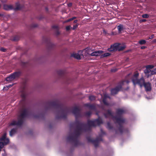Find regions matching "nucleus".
I'll list each match as a JSON object with an SVG mask.
<instances>
[{
	"instance_id": "nucleus-46",
	"label": "nucleus",
	"mask_w": 156,
	"mask_h": 156,
	"mask_svg": "<svg viewBox=\"0 0 156 156\" xmlns=\"http://www.w3.org/2000/svg\"><path fill=\"white\" fill-rule=\"evenodd\" d=\"M154 35H151V36H150L149 37V39H153L154 38Z\"/></svg>"
},
{
	"instance_id": "nucleus-6",
	"label": "nucleus",
	"mask_w": 156,
	"mask_h": 156,
	"mask_svg": "<svg viewBox=\"0 0 156 156\" xmlns=\"http://www.w3.org/2000/svg\"><path fill=\"white\" fill-rule=\"evenodd\" d=\"M126 46L125 45H121L119 43H115L113 45H111V47L108 48V50L109 51L117 50L121 51L124 50Z\"/></svg>"
},
{
	"instance_id": "nucleus-13",
	"label": "nucleus",
	"mask_w": 156,
	"mask_h": 156,
	"mask_svg": "<svg viewBox=\"0 0 156 156\" xmlns=\"http://www.w3.org/2000/svg\"><path fill=\"white\" fill-rule=\"evenodd\" d=\"M21 96L22 98V101L23 103H25L26 101V92L24 88H23L22 91Z\"/></svg>"
},
{
	"instance_id": "nucleus-55",
	"label": "nucleus",
	"mask_w": 156,
	"mask_h": 156,
	"mask_svg": "<svg viewBox=\"0 0 156 156\" xmlns=\"http://www.w3.org/2000/svg\"><path fill=\"white\" fill-rule=\"evenodd\" d=\"M153 42L155 43H156V39H155L153 40Z\"/></svg>"
},
{
	"instance_id": "nucleus-43",
	"label": "nucleus",
	"mask_w": 156,
	"mask_h": 156,
	"mask_svg": "<svg viewBox=\"0 0 156 156\" xmlns=\"http://www.w3.org/2000/svg\"><path fill=\"white\" fill-rule=\"evenodd\" d=\"M117 69H111V71L112 72H115L117 71Z\"/></svg>"
},
{
	"instance_id": "nucleus-34",
	"label": "nucleus",
	"mask_w": 156,
	"mask_h": 156,
	"mask_svg": "<svg viewBox=\"0 0 156 156\" xmlns=\"http://www.w3.org/2000/svg\"><path fill=\"white\" fill-rule=\"evenodd\" d=\"M142 17L143 18H147L149 17V15L147 14H145L142 15Z\"/></svg>"
},
{
	"instance_id": "nucleus-50",
	"label": "nucleus",
	"mask_w": 156,
	"mask_h": 156,
	"mask_svg": "<svg viewBox=\"0 0 156 156\" xmlns=\"http://www.w3.org/2000/svg\"><path fill=\"white\" fill-rule=\"evenodd\" d=\"M146 21V19H142L140 20V21L141 22H144Z\"/></svg>"
},
{
	"instance_id": "nucleus-5",
	"label": "nucleus",
	"mask_w": 156,
	"mask_h": 156,
	"mask_svg": "<svg viewBox=\"0 0 156 156\" xmlns=\"http://www.w3.org/2000/svg\"><path fill=\"white\" fill-rule=\"evenodd\" d=\"M28 115V109L27 108L23 109L21 111V113L18 116V121H12L10 123V125L20 126H22L23 123L24 119L27 117Z\"/></svg>"
},
{
	"instance_id": "nucleus-48",
	"label": "nucleus",
	"mask_w": 156,
	"mask_h": 156,
	"mask_svg": "<svg viewBox=\"0 0 156 156\" xmlns=\"http://www.w3.org/2000/svg\"><path fill=\"white\" fill-rule=\"evenodd\" d=\"M146 48H147L146 47L143 46H141L140 47V48L141 49H144Z\"/></svg>"
},
{
	"instance_id": "nucleus-35",
	"label": "nucleus",
	"mask_w": 156,
	"mask_h": 156,
	"mask_svg": "<svg viewBox=\"0 0 156 156\" xmlns=\"http://www.w3.org/2000/svg\"><path fill=\"white\" fill-rule=\"evenodd\" d=\"M154 66L152 65H149L147 66L146 67L149 69H151L154 67Z\"/></svg>"
},
{
	"instance_id": "nucleus-37",
	"label": "nucleus",
	"mask_w": 156,
	"mask_h": 156,
	"mask_svg": "<svg viewBox=\"0 0 156 156\" xmlns=\"http://www.w3.org/2000/svg\"><path fill=\"white\" fill-rule=\"evenodd\" d=\"M52 28L53 29H55V30L58 29V27L56 25H54L52 26Z\"/></svg>"
},
{
	"instance_id": "nucleus-1",
	"label": "nucleus",
	"mask_w": 156,
	"mask_h": 156,
	"mask_svg": "<svg viewBox=\"0 0 156 156\" xmlns=\"http://www.w3.org/2000/svg\"><path fill=\"white\" fill-rule=\"evenodd\" d=\"M81 111V109L80 108L76 106L74 107L72 110V112L74 115L76 119L74 124L76 129L73 133L70 135L67 138V141L72 143L75 146H77L80 144L78 139L82 132V127L83 125L81 124L84 123L80 122L78 119V118L82 117Z\"/></svg>"
},
{
	"instance_id": "nucleus-42",
	"label": "nucleus",
	"mask_w": 156,
	"mask_h": 156,
	"mask_svg": "<svg viewBox=\"0 0 156 156\" xmlns=\"http://www.w3.org/2000/svg\"><path fill=\"white\" fill-rule=\"evenodd\" d=\"M41 114H39V115H35L34 116V117L35 118H40V117H41Z\"/></svg>"
},
{
	"instance_id": "nucleus-25",
	"label": "nucleus",
	"mask_w": 156,
	"mask_h": 156,
	"mask_svg": "<svg viewBox=\"0 0 156 156\" xmlns=\"http://www.w3.org/2000/svg\"><path fill=\"white\" fill-rule=\"evenodd\" d=\"M110 55V54L108 52L102 55L101 56V58H104V57H107L109 56Z\"/></svg>"
},
{
	"instance_id": "nucleus-9",
	"label": "nucleus",
	"mask_w": 156,
	"mask_h": 156,
	"mask_svg": "<svg viewBox=\"0 0 156 156\" xmlns=\"http://www.w3.org/2000/svg\"><path fill=\"white\" fill-rule=\"evenodd\" d=\"M21 72L20 71L16 72L9 76L7 77L6 78L7 81H11L19 77L20 76Z\"/></svg>"
},
{
	"instance_id": "nucleus-18",
	"label": "nucleus",
	"mask_w": 156,
	"mask_h": 156,
	"mask_svg": "<svg viewBox=\"0 0 156 156\" xmlns=\"http://www.w3.org/2000/svg\"><path fill=\"white\" fill-rule=\"evenodd\" d=\"M65 72L62 70H59L57 71V73L59 76L62 77L65 76Z\"/></svg>"
},
{
	"instance_id": "nucleus-54",
	"label": "nucleus",
	"mask_w": 156,
	"mask_h": 156,
	"mask_svg": "<svg viewBox=\"0 0 156 156\" xmlns=\"http://www.w3.org/2000/svg\"><path fill=\"white\" fill-rule=\"evenodd\" d=\"M77 21H78V20H75L74 21L73 23H76Z\"/></svg>"
},
{
	"instance_id": "nucleus-47",
	"label": "nucleus",
	"mask_w": 156,
	"mask_h": 156,
	"mask_svg": "<svg viewBox=\"0 0 156 156\" xmlns=\"http://www.w3.org/2000/svg\"><path fill=\"white\" fill-rule=\"evenodd\" d=\"M13 84H9L8 86H6L7 87H8L9 88L13 86Z\"/></svg>"
},
{
	"instance_id": "nucleus-52",
	"label": "nucleus",
	"mask_w": 156,
	"mask_h": 156,
	"mask_svg": "<svg viewBox=\"0 0 156 156\" xmlns=\"http://www.w3.org/2000/svg\"><path fill=\"white\" fill-rule=\"evenodd\" d=\"M108 95L105 94L104 95V98H105L106 99H107L108 98Z\"/></svg>"
},
{
	"instance_id": "nucleus-44",
	"label": "nucleus",
	"mask_w": 156,
	"mask_h": 156,
	"mask_svg": "<svg viewBox=\"0 0 156 156\" xmlns=\"http://www.w3.org/2000/svg\"><path fill=\"white\" fill-rule=\"evenodd\" d=\"M9 88L8 87H7L6 86H4L3 88V90H8V89H9Z\"/></svg>"
},
{
	"instance_id": "nucleus-38",
	"label": "nucleus",
	"mask_w": 156,
	"mask_h": 156,
	"mask_svg": "<svg viewBox=\"0 0 156 156\" xmlns=\"http://www.w3.org/2000/svg\"><path fill=\"white\" fill-rule=\"evenodd\" d=\"M59 29L55 30V33L56 35H58L60 34V33L58 31Z\"/></svg>"
},
{
	"instance_id": "nucleus-45",
	"label": "nucleus",
	"mask_w": 156,
	"mask_h": 156,
	"mask_svg": "<svg viewBox=\"0 0 156 156\" xmlns=\"http://www.w3.org/2000/svg\"><path fill=\"white\" fill-rule=\"evenodd\" d=\"M1 50L2 51L4 52H5L6 51V50L4 48H1Z\"/></svg>"
},
{
	"instance_id": "nucleus-32",
	"label": "nucleus",
	"mask_w": 156,
	"mask_h": 156,
	"mask_svg": "<svg viewBox=\"0 0 156 156\" xmlns=\"http://www.w3.org/2000/svg\"><path fill=\"white\" fill-rule=\"evenodd\" d=\"M85 114L86 116H89L91 115V112L90 111H88L86 112Z\"/></svg>"
},
{
	"instance_id": "nucleus-7",
	"label": "nucleus",
	"mask_w": 156,
	"mask_h": 156,
	"mask_svg": "<svg viewBox=\"0 0 156 156\" xmlns=\"http://www.w3.org/2000/svg\"><path fill=\"white\" fill-rule=\"evenodd\" d=\"M125 81L122 80L119 83L118 85L115 88H112L111 90V94L112 95H114L117 94L118 92L120 91L122 89V86L124 84V83Z\"/></svg>"
},
{
	"instance_id": "nucleus-58",
	"label": "nucleus",
	"mask_w": 156,
	"mask_h": 156,
	"mask_svg": "<svg viewBox=\"0 0 156 156\" xmlns=\"http://www.w3.org/2000/svg\"><path fill=\"white\" fill-rule=\"evenodd\" d=\"M108 98L110 99V97L109 96H108Z\"/></svg>"
},
{
	"instance_id": "nucleus-40",
	"label": "nucleus",
	"mask_w": 156,
	"mask_h": 156,
	"mask_svg": "<svg viewBox=\"0 0 156 156\" xmlns=\"http://www.w3.org/2000/svg\"><path fill=\"white\" fill-rule=\"evenodd\" d=\"M37 24H33L31 25V27H36L37 26Z\"/></svg>"
},
{
	"instance_id": "nucleus-51",
	"label": "nucleus",
	"mask_w": 156,
	"mask_h": 156,
	"mask_svg": "<svg viewBox=\"0 0 156 156\" xmlns=\"http://www.w3.org/2000/svg\"><path fill=\"white\" fill-rule=\"evenodd\" d=\"M103 33L106 34H107V32L105 30H103Z\"/></svg>"
},
{
	"instance_id": "nucleus-19",
	"label": "nucleus",
	"mask_w": 156,
	"mask_h": 156,
	"mask_svg": "<svg viewBox=\"0 0 156 156\" xmlns=\"http://www.w3.org/2000/svg\"><path fill=\"white\" fill-rule=\"evenodd\" d=\"M16 7L15 8H13V9L15 11L20 10L21 9L22 7L19 3L17 2L16 3Z\"/></svg>"
},
{
	"instance_id": "nucleus-57",
	"label": "nucleus",
	"mask_w": 156,
	"mask_h": 156,
	"mask_svg": "<svg viewBox=\"0 0 156 156\" xmlns=\"http://www.w3.org/2000/svg\"><path fill=\"white\" fill-rule=\"evenodd\" d=\"M45 9L46 10H47V11H48V8H47V7H46L45 8Z\"/></svg>"
},
{
	"instance_id": "nucleus-49",
	"label": "nucleus",
	"mask_w": 156,
	"mask_h": 156,
	"mask_svg": "<svg viewBox=\"0 0 156 156\" xmlns=\"http://www.w3.org/2000/svg\"><path fill=\"white\" fill-rule=\"evenodd\" d=\"M2 156H6V154L4 152L3 153H2Z\"/></svg>"
},
{
	"instance_id": "nucleus-41",
	"label": "nucleus",
	"mask_w": 156,
	"mask_h": 156,
	"mask_svg": "<svg viewBox=\"0 0 156 156\" xmlns=\"http://www.w3.org/2000/svg\"><path fill=\"white\" fill-rule=\"evenodd\" d=\"M70 79L68 78H67V77H66V82L67 83H70V82L69 81V80Z\"/></svg>"
},
{
	"instance_id": "nucleus-36",
	"label": "nucleus",
	"mask_w": 156,
	"mask_h": 156,
	"mask_svg": "<svg viewBox=\"0 0 156 156\" xmlns=\"http://www.w3.org/2000/svg\"><path fill=\"white\" fill-rule=\"evenodd\" d=\"M78 24L77 23L75 25H73V27L72 28V29L73 30H75L78 27Z\"/></svg>"
},
{
	"instance_id": "nucleus-39",
	"label": "nucleus",
	"mask_w": 156,
	"mask_h": 156,
	"mask_svg": "<svg viewBox=\"0 0 156 156\" xmlns=\"http://www.w3.org/2000/svg\"><path fill=\"white\" fill-rule=\"evenodd\" d=\"M71 27L70 26H68L66 27V31H68L70 30L71 28Z\"/></svg>"
},
{
	"instance_id": "nucleus-22",
	"label": "nucleus",
	"mask_w": 156,
	"mask_h": 156,
	"mask_svg": "<svg viewBox=\"0 0 156 156\" xmlns=\"http://www.w3.org/2000/svg\"><path fill=\"white\" fill-rule=\"evenodd\" d=\"M84 50L85 51V52L86 53L88 54H89L90 55V54L89 53V52L91 51H92V50H91L90 47H87Z\"/></svg>"
},
{
	"instance_id": "nucleus-4",
	"label": "nucleus",
	"mask_w": 156,
	"mask_h": 156,
	"mask_svg": "<svg viewBox=\"0 0 156 156\" xmlns=\"http://www.w3.org/2000/svg\"><path fill=\"white\" fill-rule=\"evenodd\" d=\"M103 123L102 120L99 118L97 119H94L93 121L88 120L87 124L85 123H81V124L83 125L82 127V132H86L87 131L91 130V127H95L96 125L99 126L101 124Z\"/></svg>"
},
{
	"instance_id": "nucleus-60",
	"label": "nucleus",
	"mask_w": 156,
	"mask_h": 156,
	"mask_svg": "<svg viewBox=\"0 0 156 156\" xmlns=\"http://www.w3.org/2000/svg\"><path fill=\"white\" fill-rule=\"evenodd\" d=\"M149 77V75H148L147 76V77Z\"/></svg>"
},
{
	"instance_id": "nucleus-59",
	"label": "nucleus",
	"mask_w": 156,
	"mask_h": 156,
	"mask_svg": "<svg viewBox=\"0 0 156 156\" xmlns=\"http://www.w3.org/2000/svg\"><path fill=\"white\" fill-rule=\"evenodd\" d=\"M2 16V15L1 14H0V17Z\"/></svg>"
},
{
	"instance_id": "nucleus-11",
	"label": "nucleus",
	"mask_w": 156,
	"mask_h": 156,
	"mask_svg": "<svg viewBox=\"0 0 156 156\" xmlns=\"http://www.w3.org/2000/svg\"><path fill=\"white\" fill-rule=\"evenodd\" d=\"M143 87L145 88L146 92L151 91V83L149 82H145Z\"/></svg>"
},
{
	"instance_id": "nucleus-16",
	"label": "nucleus",
	"mask_w": 156,
	"mask_h": 156,
	"mask_svg": "<svg viewBox=\"0 0 156 156\" xmlns=\"http://www.w3.org/2000/svg\"><path fill=\"white\" fill-rule=\"evenodd\" d=\"M84 106L88 107L89 109L92 110H94L95 109V106L94 105L87 103L84 105Z\"/></svg>"
},
{
	"instance_id": "nucleus-12",
	"label": "nucleus",
	"mask_w": 156,
	"mask_h": 156,
	"mask_svg": "<svg viewBox=\"0 0 156 156\" xmlns=\"http://www.w3.org/2000/svg\"><path fill=\"white\" fill-rule=\"evenodd\" d=\"M44 41L47 43V46L48 48H51L54 47V44L51 42L49 38H46Z\"/></svg>"
},
{
	"instance_id": "nucleus-24",
	"label": "nucleus",
	"mask_w": 156,
	"mask_h": 156,
	"mask_svg": "<svg viewBox=\"0 0 156 156\" xmlns=\"http://www.w3.org/2000/svg\"><path fill=\"white\" fill-rule=\"evenodd\" d=\"M139 73H137L134 74L132 79V82H133V80L134 79H138V77L139 76Z\"/></svg>"
},
{
	"instance_id": "nucleus-26",
	"label": "nucleus",
	"mask_w": 156,
	"mask_h": 156,
	"mask_svg": "<svg viewBox=\"0 0 156 156\" xmlns=\"http://www.w3.org/2000/svg\"><path fill=\"white\" fill-rule=\"evenodd\" d=\"M89 99L91 101L95 100V97L93 95L90 96L89 97Z\"/></svg>"
},
{
	"instance_id": "nucleus-2",
	"label": "nucleus",
	"mask_w": 156,
	"mask_h": 156,
	"mask_svg": "<svg viewBox=\"0 0 156 156\" xmlns=\"http://www.w3.org/2000/svg\"><path fill=\"white\" fill-rule=\"evenodd\" d=\"M53 108L57 110L56 118L66 119L70 112L69 108L64 105L58 101H48L46 102L45 108L48 110Z\"/></svg>"
},
{
	"instance_id": "nucleus-10",
	"label": "nucleus",
	"mask_w": 156,
	"mask_h": 156,
	"mask_svg": "<svg viewBox=\"0 0 156 156\" xmlns=\"http://www.w3.org/2000/svg\"><path fill=\"white\" fill-rule=\"evenodd\" d=\"M87 139L88 142L92 143L95 147L98 146L99 141L102 140V139L101 137H98L95 140H93L90 137L87 136Z\"/></svg>"
},
{
	"instance_id": "nucleus-14",
	"label": "nucleus",
	"mask_w": 156,
	"mask_h": 156,
	"mask_svg": "<svg viewBox=\"0 0 156 156\" xmlns=\"http://www.w3.org/2000/svg\"><path fill=\"white\" fill-rule=\"evenodd\" d=\"M103 51H94L90 54V56H98L100 55L102 53Z\"/></svg>"
},
{
	"instance_id": "nucleus-30",
	"label": "nucleus",
	"mask_w": 156,
	"mask_h": 156,
	"mask_svg": "<svg viewBox=\"0 0 156 156\" xmlns=\"http://www.w3.org/2000/svg\"><path fill=\"white\" fill-rule=\"evenodd\" d=\"M146 43V41L144 40H141L139 41V43L141 45L144 44H145Z\"/></svg>"
},
{
	"instance_id": "nucleus-33",
	"label": "nucleus",
	"mask_w": 156,
	"mask_h": 156,
	"mask_svg": "<svg viewBox=\"0 0 156 156\" xmlns=\"http://www.w3.org/2000/svg\"><path fill=\"white\" fill-rule=\"evenodd\" d=\"M76 18V17H73L72 18L69 19L68 20H67L66 21V22H69L70 21L73 20L75 19Z\"/></svg>"
},
{
	"instance_id": "nucleus-21",
	"label": "nucleus",
	"mask_w": 156,
	"mask_h": 156,
	"mask_svg": "<svg viewBox=\"0 0 156 156\" xmlns=\"http://www.w3.org/2000/svg\"><path fill=\"white\" fill-rule=\"evenodd\" d=\"M16 132V129H12L10 131L9 134L10 136H12Z\"/></svg>"
},
{
	"instance_id": "nucleus-8",
	"label": "nucleus",
	"mask_w": 156,
	"mask_h": 156,
	"mask_svg": "<svg viewBox=\"0 0 156 156\" xmlns=\"http://www.w3.org/2000/svg\"><path fill=\"white\" fill-rule=\"evenodd\" d=\"M145 82V80L143 76L140 79H134L133 80V83L134 85H136L137 84L140 88H142L143 87Z\"/></svg>"
},
{
	"instance_id": "nucleus-17",
	"label": "nucleus",
	"mask_w": 156,
	"mask_h": 156,
	"mask_svg": "<svg viewBox=\"0 0 156 156\" xmlns=\"http://www.w3.org/2000/svg\"><path fill=\"white\" fill-rule=\"evenodd\" d=\"M124 112V111L122 109L118 108L116 110V113L117 115H121Z\"/></svg>"
},
{
	"instance_id": "nucleus-15",
	"label": "nucleus",
	"mask_w": 156,
	"mask_h": 156,
	"mask_svg": "<svg viewBox=\"0 0 156 156\" xmlns=\"http://www.w3.org/2000/svg\"><path fill=\"white\" fill-rule=\"evenodd\" d=\"M3 9L5 10H9L13 9V8L12 5L4 4L3 5Z\"/></svg>"
},
{
	"instance_id": "nucleus-28",
	"label": "nucleus",
	"mask_w": 156,
	"mask_h": 156,
	"mask_svg": "<svg viewBox=\"0 0 156 156\" xmlns=\"http://www.w3.org/2000/svg\"><path fill=\"white\" fill-rule=\"evenodd\" d=\"M117 28L119 32H120L123 29V26L122 25H119L118 26Z\"/></svg>"
},
{
	"instance_id": "nucleus-20",
	"label": "nucleus",
	"mask_w": 156,
	"mask_h": 156,
	"mask_svg": "<svg viewBox=\"0 0 156 156\" xmlns=\"http://www.w3.org/2000/svg\"><path fill=\"white\" fill-rule=\"evenodd\" d=\"M71 56L75 58H76L77 59H80V55L78 53L73 54L71 55Z\"/></svg>"
},
{
	"instance_id": "nucleus-31",
	"label": "nucleus",
	"mask_w": 156,
	"mask_h": 156,
	"mask_svg": "<svg viewBox=\"0 0 156 156\" xmlns=\"http://www.w3.org/2000/svg\"><path fill=\"white\" fill-rule=\"evenodd\" d=\"M146 69H145L144 70V73L146 74H148L150 73L151 72V70L150 69H148L146 67Z\"/></svg>"
},
{
	"instance_id": "nucleus-56",
	"label": "nucleus",
	"mask_w": 156,
	"mask_h": 156,
	"mask_svg": "<svg viewBox=\"0 0 156 156\" xmlns=\"http://www.w3.org/2000/svg\"><path fill=\"white\" fill-rule=\"evenodd\" d=\"M126 82L127 83H129V81H128V80H126Z\"/></svg>"
},
{
	"instance_id": "nucleus-27",
	"label": "nucleus",
	"mask_w": 156,
	"mask_h": 156,
	"mask_svg": "<svg viewBox=\"0 0 156 156\" xmlns=\"http://www.w3.org/2000/svg\"><path fill=\"white\" fill-rule=\"evenodd\" d=\"M19 37L18 36H15L12 39V40L14 41H17L19 40Z\"/></svg>"
},
{
	"instance_id": "nucleus-3",
	"label": "nucleus",
	"mask_w": 156,
	"mask_h": 156,
	"mask_svg": "<svg viewBox=\"0 0 156 156\" xmlns=\"http://www.w3.org/2000/svg\"><path fill=\"white\" fill-rule=\"evenodd\" d=\"M106 112L104 113L105 117L106 118H108L109 116L112 117L115 123L118 124L119 125L118 129H115L116 134L119 133L120 134H122L123 133L128 132V129L127 128H124L123 126L125 122L124 119L120 116L118 117L117 116H114L113 113L110 110L108 109L106 110Z\"/></svg>"
},
{
	"instance_id": "nucleus-23",
	"label": "nucleus",
	"mask_w": 156,
	"mask_h": 156,
	"mask_svg": "<svg viewBox=\"0 0 156 156\" xmlns=\"http://www.w3.org/2000/svg\"><path fill=\"white\" fill-rule=\"evenodd\" d=\"M107 128L109 130H111L113 129V127L111 125L110 122H108L107 123Z\"/></svg>"
},
{
	"instance_id": "nucleus-53",
	"label": "nucleus",
	"mask_w": 156,
	"mask_h": 156,
	"mask_svg": "<svg viewBox=\"0 0 156 156\" xmlns=\"http://www.w3.org/2000/svg\"><path fill=\"white\" fill-rule=\"evenodd\" d=\"M68 6L69 7H71L72 6V4L71 3H69L68 4Z\"/></svg>"
},
{
	"instance_id": "nucleus-29",
	"label": "nucleus",
	"mask_w": 156,
	"mask_h": 156,
	"mask_svg": "<svg viewBox=\"0 0 156 156\" xmlns=\"http://www.w3.org/2000/svg\"><path fill=\"white\" fill-rule=\"evenodd\" d=\"M102 101L104 105L107 106L109 105V104L107 102L106 99L105 98H104Z\"/></svg>"
}]
</instances>
